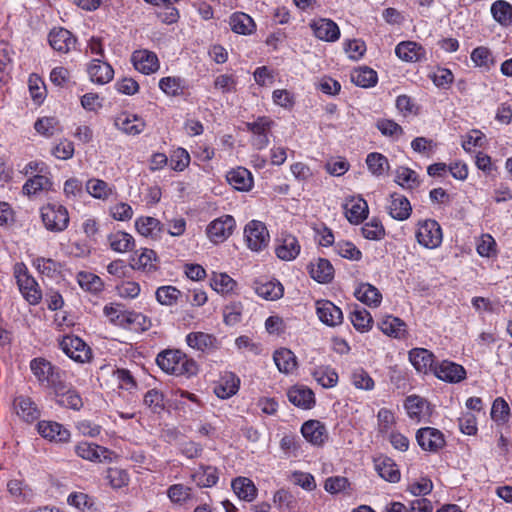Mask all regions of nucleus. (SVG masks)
<instances>
[{"mask_svg":"<svg viewBox=\"0 0 512 512\" xmlns=\"http://www.w3.org/2000/svg\"><path fill=\"white\" fill-rule=\"evenodd\" d=\"M159 368L175 376H192L198 371L196 362L180 350L167 349L156 357Z\"/></svg>","mask_w":512,"mask_h":512,"instance_id":"nucleus-1","label":"nucleus"},{"mask_svg":"<svg viewBox=\"0 0 512 512\" xmlns=\"http://www.w3.org/2000/svg\"><path fill=\"white\" fill-rule=\"evenodd\" d=\"M30 369L41 386L52 389L53 392L63 388L66 372L50 361L41 357L34 358L30 362Z\"/></svg>","mask_w":512,"mask_h":512,"instance_id":"nucleus-2","label":"nucleus"},{"mask_svg":"<svg viewBox=\"0 0 512 512\" xmlns=\"http://www.w3.org/2000/svg\"><path fill=\"white\" fill-rule=\"evenodd\" d=\"M40 216L44 227L55 233L66 230L70 221L67 208L58 203H48L41 207Z\"/></svg>","mask_w":512,"mask_h":512,"instance_id":"nucleus-3","label":"nucleus"},{"mask_svg":"<svg viewBox=\"0 0 512 512\" xmlns=\"http://www.w3.org/2000/svg\"><path fill=\"white\" fill-rule=\"evenodd\" d=\"M246 244L252 251H262L270 241V234L266 225L258 220H252L244 228Z\"/></svg>","mask_w":512,"mask_h":512,"instance_id":"nucleus-4","label":"nucleus"},{"mask_svg":"<svg viewBox=\"0 0 512 512\" xmlns=\"http://www.w3.org/2000/svg\"><path fill=\"white\" fill-rule=\"evenodd\" d=\"M61 350L72 360L79 363L88 362L92 357L90 347L79 337L66 335L59 342Z\"/></svg>","mask_w":512,"mask_h":512,"instance_id":"nucleus-5","label":"nucleus"},{"mask_svg":"<svg viewBox=\"0 0 512 512\" xmlns=\"http://www.w3.org/2000/svg\"><path fill=\"white\" fill-rule=\"evenodd\" d=\"M416 238L420 245L434 249L442 243V230L437 221L427 219L419 222Z\"/></svg>","mask_w":512,"mask_h":512,"instance_id":"nucleus-6","label":"nucleus"},{"mask_svg":"<svg viewBox=\"0 0 512 512\" xmlns=\"http://www.w3.org/2000/svg\"><path fill=\"white\" fill-rule=\"evenodd\" d=\"M235 220L230 215L213 220L206 228V234L211 242L218 244L230 237L235 228Z\"/></svg>","mask_w":512,"mask_h":512,"instance_id":"nucleus-7","label":"nucleus"},{"mask_svg":"<svg viewBox=\"0 0 512 512\" xmlns=\"http://www.w3.org/2000/svg\"><path fill=\"white\" fill-rule=\"evenodd\" d=\"M273 121L268 117H258L253 122L246 123V128L252 133L251 144L257 150H262L269 144L268 132Z\"/></svg>","mask_w":512,"mask_h":512,"instance_id":"nucleus-8","label":"nucleus"},{"mask_svg":"<svg viewBox=\"0 0 512 512\" xmlns=\"http://www.w3.org/2000/svg\"><path fill=\"white\" fill-rule=\"evenodd\" d=\"M416 440L423 450L432 453L438 452L446 443L443 433L432 427L420 428L416 433Z\"/></svg>","mask_w":512,"mask_h":512,"instance_id":"nucleus-9","label":"nucleus"},{"mask_svg":"<svg viewBox=\"0 0 512 512\" xmlns=\"http://www.w3.org/2000/svg\"><path fill=\"white\" fill-rule=\"evenodd\" d=\"M433 374L438 379L449 383H458L466 378V370L463 366L449 360L436 363Z\"/></svg>","mask_w":512,"mask_h":512,"instance_id":"nucleus-10","label":"nucleus"},{"mask_svg":"<svg viewBox=\"0 0 512 512\" xmlns=\"http://www.w3.org/2000/svg\"><path fill=\"white\" fill-rule=\"evenodd\" d=\"M275 253L283 261L294 260L300 253L301 246L298 239L289 233H281L276 239Z\"/></svg>","mask_w":512,"mask_h":512,"instance_id":"nucleus-11","label":"nucleus"},{"mask_svg":"<svg viewBox=\"0 0 512 512\" xmlns=\"http://www.w3.org/2000/svg\"><path fill=\"white\" fill-rule=\"evenodd\" d=\"M74 450L77 456L92 462L112 460V452L109 449L94 443L80 442L75 446Z\"/></svg>","mask_w":512,"mask_h":512,"instance_id":"nucleus-12","label":"nucleus"},{"mask_svg":"<svg viewBox=\"0 0 512 512\" xmlns=\"http://www.w3.org/2000/svg\"><path fill=\"white\" fill-rule=\"evenodd\" d=\"M386 210L393 219L404 221L410 217L412 206L404 195L392 193L387 200Z\"/></svg>","mask_w":512,"mask_h":512,"instance_id":"nucleus-13","label":"nucleus"},{"mask_svg":"<svg viewBox=\"0 0 512 512\" xmlns=\"http://www.w3.org/2000/svg\"><path fill=\"white\" fill-rule=\"evenodd\" d=\"M48 41L52 49L59 53H68L76 46V38L64 28H54L48 35Z\"/></svg>","mask_w":512,"mask_h":512,"instance_id":"nucleus-14","label":"nucleus"},{"mask_svg":"<svg viewBox=\"0 0 512 512\" xmlns=\"http://www.w3.org/2000/svg\"><path fill=\"white\" fill-rule=\"evenodd\" d=\"M114 126L127 135H138L145 129V121L135 114L122 112L114 119Z\"/></svg>","mask_w":512,"mask_h":512,"instance_id":"nucleus-15","label":"nucleus"},{"mask_svg":"<svg viewBox=\"0 0 512 512\" xmlns=\"http://www.w3.org/2000/svg\"><path fill=\"white\" fill-rule=\"evenodd\" d=\"M316 312L319 320L327 326H337L343 321V314L339 307L328 300L316 302Z\"/></svg>","mask_w":512,"mask_h":512,"instance_id":"nucleus-16","label":"nucleus"},{"mask_svg":"<svg viewBox=\"0 0 512 512\" xmlns=\"http://www.w3.org/2000/svg\"><path fill=\"white\" fill-rule=\"evenodd\" d=\"M131 61L136 70L149 75L159 69V60L157 55L149 50L134 51L131 56Z\"/></svg>","mask_w":512,"mask_h":512,"instance_id":"nucleus-17","label":"nucleus"},{"mask_svg":"<svg viewBox=\"0 0 512 512\" xmlns=\"http://www.w3.org/2000/svg\"><path fill=\"white\" fill-rule=\"evenodd\" d=\"M302 436L314 446H322L328 439L326 426L319 420H308L301 427Z\"/></svg>","mask_w":512,"mask_h":512,"instance_id":"nucleus-18","label":"nucleus"},{"mask_svg":"<svg viewBox=\"0 0 512 512\" xmlns=\"http://www.w3.org/2000/svg\"><path fill=\"white\" fill-rule=\"evenodd\" d=\"M253 288L257 295L265 300L274 301L283 296L284 288L279 281L268 279H257Z\"/></svg>","mask_w":512,"mask_h":512,"instance_id":"nucleus-19","label":"nucleus"},{"mask_svg":"<svg viewBox=\"0 0 512 512\" xmlns=\"http://www.w3.org/2000/svg\"><path fill=\"white\" fill-rule=\"evenodd\" d=\"M37 429L42 437L50 441L66 442L70 438V432L58 422L40 421Z\"/></svg>","mask_w":512,"mask_h":512,"instance_id":"nucleus-20","label":"nucleus"},{"mask_svg":"<svg viewBox=\"0 0 512 512\" xmlns=\"http://www.w3.org/2000/svg\"><path fill=\"white\" fill-rule=\"evenodd\" d=\"M409 360L413 367L419 372L427 374L433 372L434 355L425 348H414L409 352Z\"/></svg>","mask_w":512,"mask_h":512,"instance_id":"nucleus-21","label":"nucleus"},{"mask_svg":"<svg viewBox=\"0 0 512 512\" xmlns=\"http://www.w3.org/2000/svg\"><path fill=\"white\" fill-rule=\"evenodd\" d=\"M311 28L314 35L323 41L334 42L340 36L339 27L330 19H318L311 24Z\"/></svg>","mask_w":512,"mask_h":512,"instance_id":"nucleus-22","label":"nucleus"},{"mask_svg":"<svg viewBox=\"0 0 512 512\" xmlns=\"http://www.w3.org/2000/svg\"><path fill=\"white\" fill-rule=\"evenodd\" d=\"M90 80L97 84H106L113 79L112 66L101 59H93L87 68Z\"/></svg>","mask_w":512,"mask_h":512,"instance_id":"nucleus-23","label":"nucleus"},{"mask_svg":"<svg viewBox=\"0 0 512 512\" xmlns=\"http://www.w3.org/2000/svg\"><path fill=\"white\" fill-rule=\"evenodd\" d=\"M287 397L293 405L305 410L315 405L313 391L305 386H293L288 390Z\"/></svg>","mask_w":512,"mask_h":512,"instance_id":"nucleus-24","label":"nucleus"},{"mask_svg":"<svg viewBox=\"0 0 512 512\" xmlns=\"http://www.w3.org/2000/svg\"><path fill=\"white\" fill-rule=\"evenodd\" d=\"M17 415L27 423L36 421L40 417V410L29 397L19 396L14 400Z\"/></svg>","mask_w":512,"mask_h":512,"instance_id":"nucleus-25","label":"nucleus"},{"mask_svg":"<svg viewBox=\"0 0 512 512\" xmlns=\"http://www.w3.org/2000/svg\"><path fill=\"white\" fill-rule=\"evenodd\" d=\"M227 182L238 191H249L253 186L251 172L244 167L230 170L226 175Z\"/></svg>","mask_w":512,"mask_h":512,"instance_id":"nucleus-26","label":"nucleus"},{"mask_svg":"<svg viewBox=\"0 0 512 512\" xmlns=\"http://www.w3.org/2000/svg\"><path fill=\"white\" fill-rule=\"evenodd\" d=\"M310 276L319 283H329L334 277V268L329 260L318 258L308 265Z\"/></svg>","mask_w":512,"mask_h":512,"instance_id":"nucleus-27","label":"nucleus"},{"mask_svg":"<svg viewBox=\"0 0 512 512\" xmlns=\"http://www.w3.org/2000/svg\"><path fill=\"white\" fill-rule=\"evenodd\" d=\"M17 283L23 296L30 304L36 305L40 302L42 294L34 278L24 273L17 276Z\"/></svg>","mask_w":512,"mask_h":512,"instance_id":"nucleus-28","label":"nucleus"},{"mask_svg":"<svg viewBox=\"0 0 512 512\" xmlns=\"http://www.w3.org/2000/svg\"><path fill=\"white\" fill-rule=\"evenodd\" d=\"M374 467L378 475L384 480L391 483H396L400 480V471L392 459L388 457L375 458Z\"/></svg>","mask_w":512,"mask_h":512,"instance_id":"nucleus-29","label":"nucleus"},{"mask_svg":"<svg viewBox=\"0 0 512 512\" xmlns=\"http://www.w3.org/2000/svg\"><path fill=\"white\" fill-rule=\"evenodd\" d=\"M186 342L189 347L201 352L215 350L217 348V339L204 332H191L186 336Z\"/></svg>","mask_w":512,"mask_h":512,"instance_id":"nucleus-30","label":"nucleus"},{"mask_svg":"<svg viewBox=\"0 0 512 512\" xmlns=\"http://www.w3.org/2000/svg\"><path fill=\"white\" fill-rule=\"evenodd\" d=\"M345 215L348 221L352 224L361 223L368 216V204L362 199H351L344 206Z\"/></svg>","mask_w":512,"mask_h":512,"instance_id":"nucleus-31","label":"nucleus"},{"mask_svg":"<svg viewBox=\"0 0 512 512\" xmlns=\"http://www.w3.org/2000/svg\"><path fill=\"white\" fill-rule=\"evenodd\" d=\"M395 53L400 59L406 62H416L424 57L425 50L416 42L404 41L396 46Z\"/></svg>","mask_w":512,"mask_h":512,"instance_id":"nucleus-32","label":"nucleus"},{"mask_svg":"<svg viewBox=\"0 0 512 512\" xmlns=\"http://www.w3.org/2000/svg\"><path fill=\"white\" fill-rule=\"evenodd\" d=\"M54 394L57 398V403L63 407L73 410H80L83 406V401L76 390L68 387L66 380L63 382L61 390H55Z\"/></svg>","mask_w":512,"mask_h":512,"instance_id":"nucleus-33","label":"nucleus"},{"mask_svg":"<svg viewBox=\"0 0 512 512\" xmlns=\"http://www.w3.org/2000/svg\"><path fill=\"white\" fill-rule=\"evenodd\" d=\"M109 247L117 253H126L132 251L135 247L133 236L124 231H115L107 237Z\"/></svg>","mask_w":512,"mask_h":512,"instance_id":"nucleus-34","label":"nucleus"},{"mask_svg":"<svg viewBox=\"0 0 512 512\" xmlns=\"http://www.w3.org/2000/svg\"><path fill=\"white\" fill-rule=\"evenodd\" d=\"M229 25L234 33L250 35L256 29L254 20L246 13L235 12L229 17Z\"/></svg>","mask_w":512,"mask_h":512,"instance_id":"nucleus-35","label":"nucleus"},{"mask_svg":"<svg viewBox=\"0 0 512 512\" xmlns=\"http://www.w3.org/2000/svg\"><path fill=\"white\" fill-rule=\"evenodd\" d=\"M354 295L359 301L372 307L379 306L382 301V295L379 290L369 283L360 284L356 288Z\"/></svg>","mask_w":512,"mask_h":512,"instance_id":"nucleus-36","label":"nucleus"},{"mask_svg":"<svg viewBox=\"0 0 512 512\" xmlns=\"http://www.w3.org/2000/svg\"><path fill=\"white\" fill-rule=\"evenodd\" d=\"M231 486L241 500L251 502L257 496V488L249 478L237 477L232 481Z\"/></svg>","mask_w":512,"mask_h":512,"instance_id":"nucleus-37","label":"nucleus"},{"mask_svg":"<svg viewBox=\"0 0 512 512\" xmlns=\"http://www.w3.org/2000/svg\"><path fill=\"white\" fill-rule=\"evenodd\" d=\"M273 360L281 373H292L297 367L295 354L287 348L276 350L273 355Z\"/></svg>","mask_w":512,"mask_h":512,"instance_id":"nucleus-38","label":"nucleus"},{"mask_svg":"<svg viewBox=\"0 0 512 512\" xmlns=\"http://www.w3.org/2000/svg\"><path fill=\"white\" fill-rule=\"evenodd\" d=\"M380 330L394 338H402L406 333V324L398 317L386 316L379 323Z\"/></svg>","mask_w":512,"mask_h":512,"instance_id":"nucleus-39","label":"nucleus"},{"mask_svg":"<svg viewBox=\"0 0 512 512\" xmlns=\"http://www.w3.org/2000/svg\"><path fill=\"white\" fill-rule=\"evenodd\" d=\"M157 256L155 251L144 248L141 250L140 254H135L131 258V267L133 269L143 270V271H153L156 270V262Z\"/></svg>","mask_w":512,"mask_h":512,"instance_id":"nucleus-40","label":"nucleus"},{"mask_svg":"<svg viewBox=\"0 0 512 512\" xmlns=\"http://www.w3.org/2000/svg\"><path fill=\"white\" fill-rule=\"evenodd\" d=\"M151 327V320L140 312L128 311L124 318L122 328L129 329L135 332H143Z\"/></svg>","mask_w":512,"mask_h":512,"instance_id":"nucleus-41","label":"nucleus"},{"mask_svg":"<svg viewBox=\"0 0 512 512\" xmlns=\"http://www.w3.org/2000/svg\"><path fill=\"white\" fill-rule=\"evenodd\" d=\"M491 13L496 22L507 27L512 24V5L505 0H497L491 5Z\"/></svg>","mask_w":512,"mask_h":512,"instance_id":"nucleus-42","label":"nucleus"},{"mask_svg":"<svg viewBox=\"0 0 512 512\" xmlns=\"http://www.w3.org/2000/svg\"><path fill=\"white\" fill-rule=\"evenodd\" d=\"M51 187L52 182L46 175L37 174L25 182L22 190L25 195L33 196L41 191H48Z\"/></svg>","mask_w":512,"mask_h":512,"instance_id":"nucleus-43","label":"nucleus"},{"mask_svg":"<svg viewBox=\"0 0 512 512\" xmlns=\"http://www.w3.org/2000/svg\"><path fill=\"white\" fill-rule=\"evenodd\" d=\"M137 231L143 236L157 238L162 232L161 222L153 217H140L135 222Z\"/></svg>","mask_w":512,"mask_h":512,"instance_id":"nucleus-44","label":"nucleus"},{"mask_svg":"<svg viewBox=\"0 0 512 512\" xmlns=\"http://www.w3.org/2000/svg\"><path fill=\"white\" fill-rule=\"evenodd\" d=\"M377 80V73L367 66L355 69L351 74V81L363 88L373 87Z\"/></svg>","mask_w":512,"mask_h":512,"instance_id":"nucleus-45","label":"nucleus"},{"mask_svg":"<svg viewBox=\"0 0 512 512\" xmlns=\"http://www.w3.org/2000/svg\"><path fill=\"white\" fill-rule=\"evenodd\" d=\"M86 191L96 199L107 200L113 194V187L101 179H90L85 185Z\"/></svg>","mask_w":512,"mask_h":512,"instance_id":"nucleus-46","label":"nucleus"},{"mask_svg":"<svg viewBox=\"0 0 512 512\" xmlns=\"http://www.w3.org/2000/svg\"><path fill=\"white\" fill-rule=\"evenodd\" d=\"M193 480L200 487H212L218 482V471L212 466H201L193 475Z\"/></svg>","mask_w":512,"mask_h":512,"instance_id":"nucleus-47","label":"nucleus"},{"mask_svg":"<svg viewBox=\"0 0 512 512\" xmlns=\"http://www.w3.org/2000/svg\"><path fill=\"white\" fill-rule=\"evenodd\" d=\"M313 377L324 388H332L338 382L337 372L329 366H321L315 369Z\"/></svg>","mask_w":512,"mask_h":512,"instance_id":"nucleus-48","label":"nucleus"},{"mask_svg":"<svg viewBox=\"0 0 512 512\" xmlns=\"http://www.w3.org/2000/svg\"><path fill=\"white\" fill-rule=\"evenodd\" d=\"M77 281L82 289L91 293H98L103 289L101 278L90 272H79L77 274Z\"/></svg>","mask_w":512,"mask_h":512,"instance_id":"nucleus-49","label":"nucleus"},{"mask_svg":"<svg viewBox=\"0 0 512 512\" xmlns=\"http://www.w3.org/2000/svg\"><path fill=\"white\" fill-rule=\"evenodd\" d=\"M350 319L355 329L360 332L368 331L373 322L370 313L366 309L358 307L351 312Z\"/></svg>","mask_w":512,"mask_h":512,"instance_id":"nucleus-50","label":"nucleus"},{"mask_svg":"<svg viewBox=\"0 0 512 512\" xmlns=\"http://www.w3.org/2000/svg\"><path fill=\"white\" fill-rule=\"evenodd\" d=\"M156 299L161 305L172 306L175 305L181 296V291L175 286L166 285L161 286L156 290Z\"/></svg>","mask_w":512,"mask_h":512,"instance_id":"nucleus-51","label":"nucleus"},{"mask_svg":"<svg viewBox=\"0 0 512 512\" xmlns=\"http://www.w3.org/2000/svg\"><path fill=\"white\" fill-rule=\"evenodd\" d=\"M143 403L152 413L159 414L164 408V395L157 389H151L144 395Z\"/></svg>","mask_w":512,"mask_h":512,"instance_id":"nucleus-52","label":"nucleus"},{"mask_svg":"<svg viewBox=\"0 0 512 512\" xmlns=\"http://www.w3.org/2000/svg\"><path fill=\"white\" fill-rule=\"evenodd\" d=\"M366 164L369 171L376 176L383 175L389 168L387 158L377 152H373L367 155Z\"/></svg>","mask_w":512,"mask_h":512,"instance_id":"nucleus-53","label":"nucleus"},{"mask_svg":"<svg viewBox=\"0 0 512 512\" xmlns=\"http://www.w3.org/2000/svg\"><path fill=\"white\" fill-rule=\"evenodd\" d=\"M395 181L407 189H412L419 185L417 173L407 167H399L396 170Z\"/></svg>","mask_w":512,"mask_h":512,"instance_id":"nucleus-54","label":"nucleus"},{"mask_svg":"<svg viewBox=\"0 0 512 512\" xmlns=\"http://www.w3.org/2000/svg\"><path fill=\"white\" fill-rule=\"evenodd\" d=\"M37 271L47 277L53 278L60 270V264L51 258L36 257L32 261Z\"/></svg>","mask_w":512,"mask_h":512,"instance_id":"nucleus-55","label":"nucleus"},{"mask_svg":"<svg viewBox=\"0 0 512 512\" xmlns=\"http://www.w3.org/2000/svg\"><path fill=\"white\" fill-rule=\"evenodd\" d=\"M34 128L39 134L51 137L60 130V125L55 117H44L35 122Z\"/></svg>","mask_w":512,"mask_h":512,"instance_id":"nucleus-56","label":"nucleus"},{"mask_svg":"<svg viewBox=\"0 0 512 512\" xmlns=\"http://www.w3.org/2000/svg\"><path fill=\"white\" fill-rule=\"evenodd\" d=\"M362 235L368 240H381L385 236V229L380 220L372 218L361 228Z\"/></svg>","mask_w":512,"mask_h":512,"instance_id":"nucleus-57","label":"nucleus"},{"mask_svg":"<svg viewBox=\"0 0 512 512\" xmlns=\"http://www.w3.org/2000/svg\"><path fill=\"white\" fill-rule=\"evenodd\" d=\"M510 416V408L508 403L501 397L496 398L491 408V418L497 422L504 424L508 422Z\"/></svg>","mask_w":512,"mask_h":512,"instance_id":"nucleus-58","label":"nucleus"},{"mask_svg":"<svg viewBox=\"0 0 512 512\" xmlns=\"http://www.w3.org/2000/svg\"><path fill=\"white\" fill-rule=\"evenodd\" d=\"M239 379L235 378L234 375H230L229 379L217 385L214 389L217 397L221 399H227L235 395L239 389Z\"/></svg>","mask_w":512,"mask_h":512,"instance_id":"nucleus-59","label":"nucleus"},{"mask_svg":"<svg viewBox=\"0 0 512 512\" xmlns=\"http://www.w3.org/2000/svg\"><path fill=\"white\" fill-rule=\"evenodd\" d=\"M336 252L343 258L352 261H359L362 258V252L349 241H339L335 245Z\"/></svg>","mask_w":512,"mask_h":512,"instance_id":"nucleus-60","label":"nucleus"},{"mask_svg":"<svg viewBox=\"0 0 512 512\" xmlns=\"http://www.w3.org/2000/svg\"><path fill=\"white\" fill-rule=\"evenodd\" d=\"M191 488L183 484L171 485L167 490V496L175 504H183L190 498Z\"/></svg>","mask_w":512,"mask_h":512,"instance_id":"nucleus-61","label":"nucleus"},{"mask_svg":"<svg viewBox=\"0 0 512 512\" xmlns=\"http://www.w3.org/2000/svg\"><path fill=\"white\" fill-rule=\"evenodd\" d=\"M106 479L114 489L124 487L129 482L127 472L120 468H109L106 473Z\"/></svg>","mask_w":512,"mask_h":512,"instance_id":"nucleus-62","label":"nucleus"},{"mask_svg":"<svg viewBox=\"0 0 512 512\" xmlns=\"http://www.w3.org/2000/svg\"><path fill=\"white\" fill-rule=\"evenodd\" d=\"M235 286L234 280L225 273L214 274L211 279V287L219 293H228Z\"/></svg>","mask_w":512,"mask_h":512,"instance_id":"nucleus-63","label":"nucleus"},{"mask_svg":"<svg viewBox=\"0 0 512 512\" xmlns=\"http://www.w3.org/2000/svg\"><path fill=\"white\" fill-rule=\"evenodd\" d=\"M103 313L111 323L123 327L127 310H123L120 305H106L103 309Z\"/></svg>","mask_w":512,"mask_h":512,"instance_id":"nucleus-64","label":"nucleus"}]
</instances>
